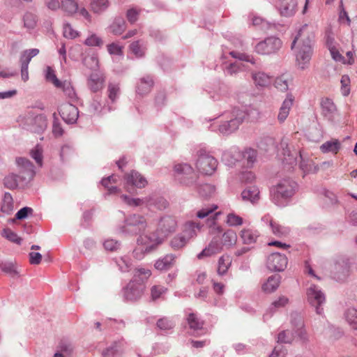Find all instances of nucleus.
I'll use <instances>...</instances> for the list:
<instances>
[{"instance_id": "nucleus-46", "label": "nucleus", "mask_w": 357, "mask_h": 357, "mask_svg": "<svg viewBox=\"0 0 357 357\" xmlns=\"http://www.w3.org/2000/svg\"><path fill=\"white\" fill-rule=\"evenodd\" d=\"M167 291V288L160 285H154L151 289V296L153 301L162 297Z\"/></svg>"}, {"instance_id": "nucleus-40", "label": "nucleus", "mask_w": 357, "mask_h": 357, "mask_svg": "<svg viewBox=\"0 0 357 357\" xmlns=\"http://www.w3.org/2000/svg\"><path fill=\"white\" fill-rule=\"evenodd\" d=\"M126 28V22L121 18L116 19L110 26L111 32L114 35H121Z\"/></svg>"}, {"instance_id": "nucleus-13", "label": "nucleus", "mask_w": 357, "mask_h": 357, "mask_svg": "<svg viewBox=\"0 0 357 357\" xmlns=\"http://www.w3.org/2000/svg\"><path fill=\"white\" fill-rule=\"evenodd\" d=\"M266 266L271 271H282L287 266V258L284 255L273 253L268 257Z\"/></svg>"}, {"instance_id": "nucleus-44", "label": "nucleus", "mask_w": 357, "mask_h": 357, "mask_svg": "<svg viewBox=\"0 0 357 357\" xmlns=\"http://www.w3.org/2000/svg\"><path fill=\"white\" fill-rule=\"evenodd\" d=\"M321 106L324 115L333 113L335 109L334 103L329 98H323L321 102Z\"/></svg>"}, {"instance_id": "nucleus-52", "label": "nucleus", "mask_w": 357, "mask_h": 357, "mask_svg": "<svg viewBox=\"0 0 357 357\" xmlns=\"http://www.w3.org/2000/svg\"><path fill=\"white\" fill-rule=\"evenodd\" d=\"M3 235L9 241L20 244L21 243V238H20L16 233L11 229L7 228L3 231Z\"/></svg>"}, {"instance_id": "nucleus-31", "label": "nucleus", "mask_w": 357, "mask_h": 357, "mask_svg": "<svg viewBox=\"0 0 357 357\" xmlns=\"http://www.w3.org/2000/svg\"><path fill=\"white\" fill-rule=\"evenodd\" d=\"M153 85L152 79L149 77H142L137 86V93L140 95L149 93Z\"/></svg>"}, {"instance_id": "nucleus-38", "label": "nucleus", "mask_w": 357, "mask_h": 357, "mask_svg": "<svg viewBox=\"0 0 357 357\" xmlns=\"http://www.w3.org/2000/svg\"><path fill=\"white\" fill-rule=\"evenodd\" d=\"M130 50L135 56L142 57L145 54L146 48L142 41L137 40L132 42L130 45Z\"/></svg>"}, {"instance_id": "nucleus-54", "label": "nucleus", "mask_w": 357, "mask_h": 357, "mask_svg": "<svg viewBox=\"0 0 357 357\" xmlns=\"http://www.w3.org/2000/svg\"><path fill=\"white\" fill-rule=\"evenodd\" d=\"M63 36L66 38L73 39L77 37L79 33L70 24H66L63 26Z\"/></svg>"}, {"instance_id": "nucleus-58", "label": "nucleus", "mask_w": 357, "mask_h": 357, "mask_svg": "<svg viewBox=\"0 0 357 357\" xmlns=\"http://www.w3.org/2000/svg\"><path fill=\"white\" fill-rule=\"evenodd\" d=\"M157 326L162 330H169L174 327V324L172 321L166 318H162L158 321Z\"/></svg>"}, {"instance_id": "nucleus-56", "label": "nucleus", "mask_w": 357, "mask_h": 357, "mask_svg": "<svg viewBox=\"0 0 357 357\" xmlns=\"http://www.w3.org/2000/svg\"><path fill=\"white\" fill-rule=\"evenodd\" d=\"M218 208L217 206H207L202 208L197 213V217L199 218H204L211 214Z\"/></svg>"}, {"instance_id": "nucleus-27", "label": "nucleus", "mask_w": 357, "mask_h": 357, "mask_svg": "<svg viewBox=\"0 0 357 357\" xmlns=\"http://www.w3.org/2000/svg\"><path fill=\"white\" fill-rule=\"evenodd\" d=\"M243 200L255 203L259 199V190L256 186H250L241 193Z\"/></svg>"}, {"instance_id": "nucleus-49", "label": "nucleus", "mask_w": 357, "mask_h": 357, "mask_svg": "<svg viewBox=\"0 0 357 357\" xmlns=\"http://www.w3.org/2000/svg\"><path fill=\"white\" fill-rule=\"evenodd\" d=\"M24 23L26 28L33 29L37 24V17L31 13H26L24 16Z\"/></svg>"}, {"instance_id": "nucleus-48", "label": "nucleus", "mask_w": 357, "mask_h": 357, "mask_svg": "<svg viewBox=\"0 0 357 357\" xmlns=\"http://www.w3.org/2000/svg\"><path fill=\"white\" fill-rule=\"evenodd\" d=\"M350 78L348 75H344L341 77V92L344 96H347L350 93Z\"/></svg>"}, {"instance_id": "nucleus-50", "label": "nucleus", "mask_w": 357, "mask_h": 357, "mask_svg": "<svg viewBox=\"0 0 357 357\" xmlns=\"http://www.w3.org/2000/svg\"><path fill=\"white\" fill-rule=\"evenodd\" d=\"M120 93V87L119 84L109 83L108 85V96L109 98L112 101L114 102L118 95Z\"/></svg>"}, {"instance_id": "nucleus-37", "label": "nucleus", "mask_w": 357, "mask_h": 357, "mask_svg": "<svg viewBox=\"0 0 357 357\" xmlns=\"http://www.w3.org/2000/svg\"><path fill=\"white\" fill-rule=\"evenodd\" d=\"M151 275V271L149 269L143 268H136L133 280L137 281L138 283L144 284V282L149 279Z\"/></svg>"}, {"instance_id": "nucleus-28", "label": "nucleus", "mask_w": 357, "mask_h": 357, "mask_svg": "<svg viewBox=\"0 0 357 357\" xmlns=\"http://www.w3.org/2000/svg\"><path fill=\"white\" fill-rule=\"evenodd\" d=\"M231 258L228 255H222L218 261L217 273L219 275H225L231 264Z\"/></svg>"}, {"instance_id": "nucleus-12", "label": "nucleus", "mask_w": 357, "mask_h": 357, "mask_svg": "<svg viewBox=\"0 0 357 357\" xmlns=\"http://www.w3.org/2000/svg\"><path fill=\"white\" fill-rule=\"evenodd\" d=\"M177 226L178 223L174 217L164 216L158 222L157 231L165 239L171 233L176 231Z\"/></svg>"}, {"instance_id": "nucleus-51", "label": "nucleus", "mask_w": 357, "mask_h": 357, "mask_svg": "<svg viewBox=\"0 0 357 357\" xmlns=\"http://www.w3.org/2000/svg\"><path fill=\"white\" fill-rule=\"evenodd\" d=\"M270 225L272 228V231L273 234H275L276 236H284L288 234L289 230L287 228L282 227L281 225H278V223L271 221Z\"/></svg>"}, {"instance_id": "nucleus-14", "label": "nucleus", "mask_w": 357, "mask_h": 357, "mask_svg": "<svg viewBox=\"0 0 357 357\" xmlns=\"http://www.w3.org/2000/svg\"><path fill=\"white\" fill-rule=\"evenodd\" d=\"M145 290V285L132 280L124 290V296L127 300L135 301L139 299Z\"/></svg>"}, {"instance_id": "nucleus-1", "label": "nucleus", "mask_w": 357, "mask_h": 357, "mask_svg": "<svg viewBox=\"0 0 357 357\" xmlns=\"http://www.w3.org/2000/svg\"><path fill=\"white\" fill-rule=\"evenodd\" d=\"M312 38L308 26L304 25L292 43L291 49L295 50L296 65L302 70L309 66L313 54Z\"/></svg>"}, {"instance_id": "nucleus-8", "label": "nucleus", "mask_w": 357, "mask_h": 357, "mask_svg": "<svg viewBox=\"0 0 357 357\" xmlns=\"http://www.w3.org/2000/svg\"><path fill=\"white\" fill-rule=\"evenodd\" d=\"M176 176L186 185L192 183L196 179V174L188 164H178L174 166Z\"/></svg>"}, {"instance_id": "nucleus-35", "label": "nucleus", "mask_w": 357, "mask_h": 357, "mask_svg": "<svg viewBox=\"0 0 357 357\" xmlns=\"http://www.w3.org/2000/svg\"><path fill=\"white\" fill-rule=\"evenodd\" d=\"M289 81H290L289 76H288L287 75H282L280 77H278L275 79V80L274 82V86L279 91L284 92L288 90Z\"/></svg>"}, {"instance_id": "nucleus-62", "label": "nucleus", "mask_w": 357, "mask_h": 357, "mask_svg": "<svg viewBox=\"0 0 357 357\" xmlns=\"http://www.w3.org/2000/svg\"><path fill=\"white\" fill-rule=\"evenodd\" d=\"M63 91L70 98H73L75 96V91L70 83L68 82H61V87Z\"/></svg>"}, {"instance_id": "nucleus-32", "label": "nucleus", "mask_w": 357, "mask_h": 357, "mask_svg": "<svg viewBox=\"0 0 357 357\" xmlns=\"http://www.w3.org/2000/svg\"><path fill=\"white\" fill-rule=\"evenodd\" d=\"M61 8L69 15L75 14L78 10V3L76 0H62Z\"/></svg>"}, {"instance_id": "nucleus-10", "label": "nucleus", "mask_w": 357, "mask_h": 357, "mask_svg": "<svg viewBox=\"0 0 357 357\" xmlns=\"http://www.w3.org/2000/svg\"><path fill=\"white\" fill-rule=\"evenodd\" d=\"M275 8L282 17H293L298 10L297 0H276Z\"/></svg>"}, {"instance_id": "nucleus-21", "label": "nucleus", "mask_w": 357, "mask_h": 357, "mask_svg": "<svg viewBox=\"0 0 357 357\" xmlns=\"http://www.w3.org/2000/svg\"><path fill=\"white\" fill-rule=\"evenodd\" d=\"M239 236L243 244L251 245L256 243L259 233L253 229L243 228L239 232Z\"/></svg>"}, {"instance_id": "nucleus-3", "label": "nucleus", "mask_w": 357, "mask_h": 357, "mask_svg": "<svg viewBox=\"0 0 357 357\" xmlns=\"http://www.w3.org/2000/svg\"><path fill=\"white\" fill-rule=\"evenodd\" d=\"M283 148L284 163L291 166L296 165L298 161V157L300 158V168L303 172H308L312 167V160L309 159L301 151L292 149V146H289L285 142H282Z\"/></svg>"}, {"instance_id": "nucleus-36", "label": "nucleus", "mask_w": 357, "mask_h": 357, "mask_svg": "<svg viewBox=\"0 0 357 357\" xmlns=\"http://www.w3.org/2000/svg\"><path fill=\"white\" fill-rule=\"evenodd\" d=\"M108 0H91L90 3L91 10L96 13L105 10L109 6Z\"/></svg>"}, {"instance_id": "nucleus-24", "label": "nucleus", "mask_w": 357, "mask_h": 357, "mask_svg": "<svg viewBox=\"0 0 357 357\" xmlns=\"http://www.w3.org/2000/svg\"><path fill=\"white\" fill-rule=\"evenodd\" d=\"M252 78L257 86L266 87L271 82V77L264 72L252 73Z\"/></svg>"}, {"instance_id": "nucleus-39", "label": "nucleus", "mask_w": 357, "mask_h": 357, "mask_svg": "<svg viewBox=\"0 0 357 357\" xmlns=\"http://www.w3.org/2000/svg\"><path fill=\"white\" fill-rule=\"evenodd\" d=\"M187 322L190 326V328L194 331H197L202 328L204 325V322L201 321L197 314L194 313H190L188 316Z\"/></svg>"}, {"instance_id": "nucleus-15", "label": "nucleus", "mask_w": 357, "mask_h": 357, "mask_svg": "<svg viewBox=\"0 0 357 357\" xmlns=\"http://www.w3.org/2000/svg\"><path fill=\"white\" fill-rule=\"evenodd\" d=\"M126 181V190L130 193L135 192L134 186L137 188H144L147 184V181L139 173L132 171L125 176Z\"/></svg>"}, {"instance_id": "nucleus-33", "label": "nucleus", "mask_w": 357, "mask_h": 357, "mask_svg": "<svg viewBox=\"0 0 357 357\" xmlns=\"http://www.w3.org/2000/svg\"><path fill=\"white\" fill-rule=\"evenodd\" d=\"M14 203L11 195L8 192L5 193L2 201L1 211L6 214H10L13 211Z\"/></svg>"}, {"instance_id": "nucleus-30", "label": "nucleus", "mask_w": 357, "mask_h": 357, "mask_svg": "<svg viewBox=\"0 0 357 357\" xmlns=\"http://www.w3.org/2000/svg\"><path fill=\"white\" fill-rule=\"evenodd\" d=\"M280 283V277L279 275H272L269 277L266 282L262 285V289L266 293H272L278 288Z\"/></svg>"}, {"instance_id": "nucleus-9", "label": "nucleus", "mask_w": 357, "mask_h": 357, "mask_svg": "<svg viewBox=\"0 0 357 357\" xmlns=\"http://www.w3.org/2000/svg\"><path fill=\"white\" fill-rule=\"evenodd\" d=\"M296 183L290 179H284L274 188L273 195L276 199H287L293 195Z\"/></svg>"}, {"instance_id": "nucleus-25", "label": "nucleus", "mask_w": 357, "mask_h": 357, "mask_svg": "<svg viewBox=\"0 0 357 357\" xmlns=\"http://www.w3.org/2000/svg\"><path fill=\"white\" fill-rule=\"evenodd\" d=\"M243 122V117H237L225 122L219 127V130L223 134H228L236 130Z\"/></svg>"}, {"instance_id": "nucleus-55", "label": "nucleus", "mask_w": 357, "mask_h": 357, "mask_svg": "<svg viewBox=\"0 0 357 357\" xmlns=\"http://www.w3.org/2000/svg\"><path fill=\"white\" fill-rule=\"evenodd\" d=\"M293 340V335L289 331L280 332L278 335V342L281 343H290Z\"/></svg>"}, {"instance_id": "nucleus-26", "label": "nucleus", "mask_w": 357, "mask_h": 357, "mask_svg": "<svg viewBox=\"0 0 357 357\" xmlns=\"http://www.w3.org/2000/svg\"><path fill=\"white\" fill-rule=\"evenodd\" d=\"M176 257L174 255H167L155 263V268L160 271H166L173 266L175 263Z\"/></svg>"}, {"instance_id": "nucleus-59", "label": "nucleus", "mask_w": 357, "mask_h": 357, "mask_svg": "<svg viewBox=\"0 0 357 357\" xmlns=\"http://www.w3.org/2000/svg\"><path fill=\"white\" fill-rule=\"evenodd\" d=\"M31 155L39 165H42L43 157L41 148L37 146L31 151Z\"/></svg>"}, {"instance_id": "nucleus-61", "label": "nucleus", "mask_w": 357, "mask_h": 357, "mask_svg": "<svg viewBox=\"0 0 357 357\" xmlns=\"http://www.w3.org/2000/svg\"><path fill=\"white\" fill-rule=\"evenodd\" d=\"M121 199L129 206H140L142 204L143 201L140 199H131L126 195H122Z\"/></svg>"}, {"instance_id": "nucleus-5", "label": "nucleus", "mask_w": 357, "mask_h": 357, "mask_svg": "<svg viewBox=\"0 0 357 357\" xmlns=\"http://www.w3.org/2000/svg\"><path fill=\"white\" fill-rule=\"evenodd\" d=\"M196 165L200 172L211 175L216 169L218 162L213 156L206 152L200 151Z\"/></svg>"}, {"instance_id": "nucleus-45", "label": "nucleus", "mask_w": 357, "mask_h": 357, "mask_svg": "<svg viewBox=\"0 0 357 357\" xmlns=\"http://www.w3.org/2000/svg\"><path fill=\"white\" fill-rule=\"evenodd\" d=\"M4 186L9 189H15L17 187V176L14 174H10L3 179Z\"/></svg>"}, {"instance_id": "nucleus-63", "label": "nucleus", "mask_w": 357, "mask_h": 357, "mask_svg": "<svg viewBox=\"0 0 357 357\" xmlns=\"http://www.w3.org/2000/svg\"><path fill=\"white\" fill-rule=\"evenodd\" d=\"M330 52L332 58L335 61L346 63V60L344 59V56L340 53L338 50H337L335 47H331L330 49Z\"/></svg>"}, {"instance_id": "nucleus-11", "label": "nucleus", "mask_w": 357, "mask_h": 357, "mask_svg": "<svg viewBox=\"0 0 357 357\" xmlns=\"http://www.w3.org/2000/svg\"><path fill=\"white\" fill-rule=\"evenodd\" d=\"M307 296L309 303L316 308L317 314L322 313L321 305L325 302V296L318 287L311 285L307 291Z\"/></svg>"}, {"instance_id": "nucleus-4", "label": "nucleus", "mask_w": 357, "mask_h": 357, "mask_svg": "<svg viewBox=\"0 0 357 357\" xmlns=\"http://www.w3.org/2000/svg\"><path fill=\"white\" fill-rule=\"evenodd\" d=\"M209 233L213 236L212 239L208 246L197 255L199 259L212 257L221 252L223 250L220 238V235L222 234V227L214 223L213 225L211 226Z\"/></svg>"}, {"instance_id": "nucleus-43", "label": "nucleus", "mask_w": 357, "mask_h": 357, "mask_svg": "<svg viewBox=\"0 0 357 357\" xmlns=\"http://www.w3.org/2000/svg\"><path fill=\"white\" fill-rule=\"evenodd\" d=\"M226 223L231 227H236L243 225V220L239 215L231 213L227 215Z\"/></svg>"}, {"instance_id": "nucleus-18", "label": "nucleus", "mask_w": 357, "mask_h": 357, "mask_svg": "<svg viewBox=\"0 0 357 357\" xmlns=\"http://www.w3.org/2000/svg\"><path fill=\"white\" fill-rule=\"evenodd\" d=\"M105 81V78L102 74L93 73L89 77L87 85L91 91L97 92L103 88Z\"/></svg>"}, {"instance_id": "nucleus-6", "label": "nucleus", "mask_w": 357, "mask_h": 357, "mask_svg": "<svg viewBox=\"0 0 357 357\" xmlns=\"http://www.w3.org/2000/svg\"><path fill=\"white\" fill-rule=\"evenodd\" d=\"M282 47V41L276 37H268L255 46L258 54L267 55L277 52Z\"/></svg>"}, {"instance_id": "nucleus-7", "label": "nucleus", "mask_w": 357, "mask_h": 357, "mask_svg": "<svg viewBox=\"0 0 357 357\" xmlns=\"http://www.w3.org/2000/svg\"><path fill=\"white\" fill-rule=\"evenodd\" d=\"M146 221L144 216L139 214H132L126 218L123 226V231L137 234L145 229Z\"/></svg>"}, {"instance_id": "nucleus-53", "label": "nucleus", "mask_w": 357, "mask_h": 357, "mask_svg": "<svg viewBox=\"0 0 357 357\" xmlns=\"http://www.w3.org/2000/svg\"><path fill=\"white\" fill-rule=\"evenodd\" d=\"M85 45L88 46H98L100 47L102 45V39L97 35L93 33L89 36L84 42Z\"/></svg>"}, {"instance_id": "nucleus-34", "label": "nucleus", "mask_w": 357, "mask_h": 357, "mask_svg": "<svg viewBox=\"0 0 357 357\" xmlns=\"http://www.w3.org/2000/svg\"><path fill=\"white\" fill-rule=\"evenodd\" d=\"M188 243L187 238L180 233L171 239L169 244L172 249L179 250L185 247Z\"/></svg>"}, {"instance_id": "nucleus-41", "label": "nucleus", "mask_w": 357, "mask_h": 357, "mask_svg": "<svg viewBox=\"0 0 357 357\" xmlns=\"http://www.w3.org/2000/svg\"><path fill=\"white\" fill-rule=\"evenodd\" d=\"M345 317L351 327L357 330V310L355 308L348 309Z\"/></svg>"}, {"instance_id": "nucleus-23", "label": "nucleus", "mask_w": 357, "mask_h": 357, "mask_svg": "<svg viewBox=\"0 0 357 357\" xmlns=\"http://www.w3.org/2000/svg\"><path fill=\"white\" fill-rule=\"evenodd\" d=\"M220 238L223 248L226 247L229 248L236 243L237 234L232 229H227L223 232V229H222V234L220 235Z\"/></svg>"}, {"instance_id": "nucleus-57", "label": "nucleus", "mask_w": 357, "mask_h": 357, "mask_svg": "<svg viewBox=\"0 0 357 357\" xmlns=\"http://www.w3.org/2000/svg\"><path fill=\"white\" fill-rule=\"evenodd\" d=\"M107 51L110 54L122 55L123 54V46L119 45L117 43H112L107 46Z\"/></svg>"}, {"instance_id": "nucleus-64", "label": "nucleus", "mask_w": 357, "mask_h": 357, "mask_svg": "<svg viewBox=\"0 0 357 357\" xmlns=\"http://www.w3.org/2000/svg\"><path fill=\"white\" fill-rule=\"evenodd\" d=\"M42 260V255L39 252H31L29 253V262L33 265H38Z\"/></svg>"}, {"instance_id": "nucleus-16", "label": "nucleus", "mask_w": 357, "mask_h": 357, "mask_svg": "<svg viewBox=\"0 0 357 357\" xmlns=\"http://www.w3.org/2000/svg\"><path fill=\"white\" fill-rule=\"evenodd\" d=\"M38 53L39 50L36 48L26 50L22 53L20 61L22 63L21 75L24 82H26L29 79L28 66L29 62L31 59L38 54Z\"/></svg>"}, {"instance_id": "nucleus-22", "label": "nucleus", "mask_w": 357, "mask_h": 357, "mask_svg": "<svg viewBox=\"0 0 357 357\" xmlns=\"http://www.w3.org/2000/svg\"><path fill=\"white\" fill-rule=\"evenodd\" d=\"M201 226L199 223H196L192 221L185 222L182 227V232L181 233L187 240L195 237L197 234V231L200 230Z\"/></svg>"}, {"instance_id": "nucleus-20", "label": "nucleus", "mask_w": 357, "mask_h": 357, "mask_svg": "<svg viewBox=\"0 0 357 357\" xmlns=\"http://www.w3.org/2000/svg\"><path fill=\"white\" fill-rule=\"evenodd\" d=\"M294 101V97L293 95L291 93L287 94V98L283 101L279 109L278 119L280 122L282 123L287 119L289 114V111L293 105Z\"/></svg>"}, {"instance_id": "nucleus-17", "label": "nucleus", "mask_w": 357, "mask_h": 357, "mask_svg": "<svg viewBox=\"0 0 357 357\" xmlns=\"http://www.w3.org/2000/svg\"><path fill=\"white\" fill-rule=\"evenodd\" d=\"M59 113L62 119L68 123H73L78 118V109L72 104H63L61 106Z\"/></svg>"}, {"instance_id": "nucleus-47", "label": "nucleus", "mask_w": 357, "mask_h": 357, "mask_svg": "<svg viewBox=\"0 0 357 357\" xmlns=\"http://www.w3.org/2000/svg\"><path fill=\"white\" fill-rule=\"evenodd\" d=\"M242 157L247 160V165L251 166L256 160L257 152L254 149H248L242 153Z\"/></svg>"}, {"instance_id": "nucleus-2", "label": "nucleus", "mask_w": 357, "mask_h": 357, "mask_svg": "<svg viewBox=\"0 0 357 357\" xmlns=\"http://www.w3.org/2000/svg\"><path fill=\"white\" fill-rule=\"evenodd\" d=\"M164 240L157 231L142 234L137 238V246L133 251L134 256L137 259L142 258L145 252L155 250Z\"/></svg>"}, {"instance_id": "nucleus-19", "label": "nucleus", "mask_w": 357, "mask_h": 357, "mask_svg": "<svg viewBox=\"0 0 357 357\" xmlns=\"http://www.w3.org/2000/svg\"><path fill=\"white\" fill-rule=\"evenodd\" d=\"M17 165L21 168L20 173L24 179L31 178L34 175L33 165L27 159L19 158L16 160Z\"/></svg>"}, {"instance_id": "nucleus-42", "label": "nucleus", "mask_w": 357, "mask_h": 357, "mask_svg": "<svg viewBox=\"0 0 357 357\" xmlns=\"http://www.w3.org/2000/svg\"><path fill=\"white\" fill-rule=\"evenodd\" d=\"M45 78L47 81L52 82L56 88L61 87V82L57 79L54 70L50 66L47 67Z\"/></svg>"}, {"instance_id": "nucleus-60", "label": "nucleus", "mask_w": 357, "mask_h": 357, "mask_svg": "<svg viewBox=\"0 0 357 357\" xmlns=\"http://www.w3.org/2000/svg\"><path fill=\"white\" fill-rule=\"evenodd\" d=\"M230 54L231 55L232 57L238 59L239 60L245 61L248 62H250L252 63H255L253 59L250 57L249 55H247L244 53L231 52Z\"/></svg>"}, {"instance_id": "nucleus-29", "label": "nucleus", "mask_w": 357, "mask_h": 357, "mask_svg": "<svg viewBox=\"0 0 357 357\" xmlns=\"http://www.w3.org/2000/svg\"><path fill=\"white\" fill-rule=\"evenodd\" d=\"M341 144L338 139H331L322 144L320 150L322 153H332L337 154L340 149Z\"/></svg>"}]
</instances>
